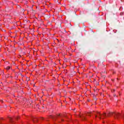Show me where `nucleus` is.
<instances>
[{
	"mask_svg": "<svg viewBox=\"0 0 124 124\" xmlns=\"http://www.w3.org/2000/svg\"><path fill=\"white\" fill-rule=\"evenodd\" d=\"M102 116L104 117H106V113H104L102 115H101V113L97 112V115H95V118H96V117H99V119H101V118H102Z\"/></svg>",
	"mask_w": 124,
	"mask_h": 124,
	"instance_id": "1",
	"label": "nucleus"
},
{
	"mask_svg": "<svg viewBox=\"0 0 124 124\" xmlns=\"http://www.w3.org/2000/svg\"><path fill=\"white\" fill-rule=\"evenodd\" d=\"M91 114H92V112L87 113V115L89 116V117H91Z\"/></svg>",
	"mask_w": 124,
	"mask_h": 124,
	"instance_id": "2",
	"label": "nucleus"
},
{
	"mask_svg": "<svg viewBox=\"0 0 124 124\" xmlns=\"http://www.w3.org/2000/svg\"><path fill=\"white\" fill-rule=\"evenodd\" d=\"M6 69H7V70L10 69V66H7V67H6Z\"/></svg>",
	"mask_w": 124,
	"mask_h": 124,
	"instance_id": "3",
	"label": "nucleus"
},
{
	"mask_svg": "<svg viewBox=\"0 0 124 124\" xmlns=\"http://www.w3.org/2000/svg\"><path fill=\"white\" fill-rule=\"evenodd\" d=\"M62 122H63V120H62Z\"/></svg>",
	"mask_w": 124,
	"mask_h": 124,
	"instance_id": "4",
	"label": "nucleus"
}]
</instances>
